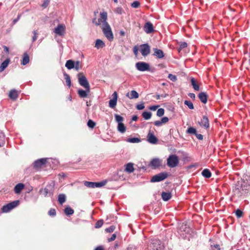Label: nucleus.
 Masks as SVG:
<instances>
[{
    "instance_id": "obj_30",
    "label": "nucleus",
    "mask_w": 250,
    "mask_h": 250,
    "mask_svg": "<svg viewBox=\"0 0 250 250\" xmlns=\"http://www.w3.org/2000/svg\"><path fill=\"white\" fill-rule=\"evenodd\" d=\"M74 62L71 60H69L65 63V67L68 69H71L74 67Z\"/></svg>"
},
{
    "instance_id": "obj_22",
    "label": "nucleus",
    "mask_w": 250,
    "mask_h": 250,
    "mask_svg": "<svg viewBox=\"0 0 250 250\" xmlns=\"http://www.w3.org/2000/svg\"><path fill=\"white\" fill-rule=\"evenodd\" d=\"M198 97L200 100L204 104H206L207 102L208 95L206 92H202L198 95Z\"/></svg>"
},
{
    "instance_id": "obj_37",
    "label": "nucleus",
    "mask_w": 250,
    "mask_h": 250,
    "mask_svg": "<svg viewBox=\"0 0 250 250\" xmlns=\"http://www.w3.org/2000/svg\"><path fill=\"white\" fill-rule=\"evenodd\" d=\"M152 114L150 112L145 111L142 113V116L145 120H149L151 118Z\"/></svg>"
},
{
    "instance_id": "obj_35",
    "label": "nucleus",
    "mask_w": 250,
    "mask_h": 250,
    "mask_svg": "<svg viewBox=\"0 0 250 250\" xmlns=\"http://www.w3.org/2000/svg\"><path fill=\"white\" fill-rule=\"evenodd\" d=\"M191 83L193 86V88L195 90L199 91L200 88L199 85L196 83V81L194 78H191Z\"/></svg>"
},
{
    "instance_id": "obj_31",
    "label": "nucleus",
    "mask_w": 250,
    "mask_h": 250,
    "mask_svg": "<svg viewBox=\"0 0 250 250\" xmlns=\"http://www.w3.org/2000/svg\"><path fill=\"white\" fill-rule=\"evenodd\" d=\"M29 62V57L28 55L25 53L23 54V57L21 62V64L23 65L27 64Z\"/></svg>"
},
{
    "instance_id": "obj_1",
    "label": "nucleus",
    "mask_w": 250,
    "mask_h": 250,
    "mask_svg": "<svg viewBox=\"0 0 250 250\" xmlns=\"http://www.w3.org/2000/svg\"><path fill=\"white\" fill-rule=\"evenodd\" d=\"M107 14L106 12H101L100 14V18L96 20V18L93 20V23H95L96 25H101V28L103 26L108 24L107 22Z\"/></svg>"
},
{
    "instance_id": "obj_3",
    "label": "nucleus",
    "mask_w": 250,
    "mask_h": 250,
    "mask_svg": "<svg viewBox=\"0 0 250 250\" xmlns=\"http://www.w3.org/2000/svg\"><path fill=\"white\" fill-rule=\"evenodd\" d=\"M179 162L178 157L175 154L170 155L167 159V165L171 168L175 167Z\"/></svg>"
},
{
    "instance_id": "obj_41",
    "label": "nucleus",
    "mask_w": 250,
    "mask_h": 250,
    "mask_svg": "<svg viewBox=\"0 0 250 250\" xmlns=\"http://www.w3.org/2000/svg\"><path fill=\"white\" fill-rule=\"evenodd\" d=\"M5 136L3 132L0 130V142L2 143V146L5 144Z\"/></svg>"
},
{
    "instance_id": "obj_26",
    "label": "nucleus",
    "mask_w": 250,
    "mask_h": 250,
    "mask_svg": "<svg viewBox=\"0 0 250 250\" xmlns=\"http://www.w3.org/2000/svg\"><path fill=\"white\" fill-rule=\"evenodd\" d=\"M90 91H87L86 89L84 90L80 89L78 90V94L81 98H84L87 97L88 93Z\"/></svg>"
},
{
    "instance_id": "obj_59",
    "label": "nucleus",
    "mask_w": 250,
    "mask_h": 250,
    "mask_svg": "<svg viewBox=\"0 0 250 250\" xmlns=\"http://www.w3.org/2000/svg\"><path fill=\"white\" fill-rule=\"evenodd\" d=\"M162 124H163L161 122V121H156L154 122V125L157 126H160L162 125Z\"/></svg>"
},
{
    "instance_id": "obj_13",
    "label": "nucleus",
    "mask_w": 250,
    "mask_h": 250,
    "mask_svg": "<svg viewBox=\"0 0 250 250\" xmlns=\"http://www.w3.org/2000/svg\"><path fill=\"white\" fill-rule=\"evenodd\" d=\"M47 158H42L35 161L34 163V167L35 168L38 169L42 166L45 165L47 162Z\"/></svg>"
},
{
    "instance_id": "obj_55",
    "label": "nucleus",
    "mask_w": 250,
    "mask_h": 250,
    "mask_svg": "<svg viewBox=\"0 0 250 250\" xmlns=\"http://www.w3.org/2000/svg\"><path fill=\"white\" fill-rule=\"evenodd\" d=\"M188 46L187 43L186 42H181L180 43L179 49L182 50L183 48L187 47Z\"/></svg>"
},
{
    "instance_id": "obj_10",
    "label": "nucleus",
    "mask_w": 250,
    "mask_h": 250,
    "mask_svg": "<svg viewBox=\"0 0 250 250\" xmlns=\"http://www.w3.org/2000/svg\"><path fill=\"white\" fill-rule=\"evenodd\" d=\"M136 68L140 71H150V66L148 63L143 62H139L136 63Z\"/></svg>"
},
{
    "instance_id": "obj_36",
    "label": "nucleus",
    "mask_w": 250,
    "mask_h": 250,
    "mask_svg": "<svg viewBox=\"0 0 250 250\" xmlns=\"http://www.w3.org/2000/svg\"><path fill=\"white\" fill-rule=\"evenodd\" d=\"M63 75H64V79L66 81V84L69 87H70L71 85L70 77L69 76V75H68L66 73H64L63 74Z\"/></svg>"
},
{
    "instance_id": "obj_5",
    "label": "nucleus",
    "mask_w": 250,
    "mask_h": 250,
    "mask_svg": "<svg viewBox=\"0 0 250 250\" xmlns=\"http://www.w3.org/2000/svg\"><path fill=\"white\" fill-rule=\"evenodd\" d=\"M190 230V228L187 224L183 223L179 227L178 232L181 237L186 238L187 237V234H189Z\"/></svg>"
},
{
    "instance_id": "obj_40",
    "label": "nucleus",
    "mask_w": 250,
    "mask_h": 250,
    "mask_svg": "<svg viewBox=\"0 0 250 250\" xmlns=\"http://www.w3.org/2000/svg\"><path fill=\"white\" fill-rule=\"evenodd\" d=\"M184 104L187 105L190 109H193L194 108L193 104L191 101L186 100L184 101Z\"/></svg>"
},
{
    "instance_id": "obj_51",
    "label": "nucleus",
    "mask_w": 250,
    "mask_h": 250,
    "mask_svg": "<svg viewBox=\"0 0 250 250\" xmlns=\"http://www.w3.org/2000/svg\"><path fill=\"white\" fill-rule=\"evenodd\" d=\"M138 110H142L145 108L144 103L142 102L140 104H137L136 106Z\"/></svg>"
},
{
    "instance_id": "obj_29",
    "label": "nucleus",
    "mask_w": 250,
    "mask_h": 250,
    "mask_svg": "<svg viewBox=\"0 0 250 250\" xmlns=\"http://www.w3.org/2000/svg\"><path fill=\"white\" fill-rule=\"evenodd\" d=\"M105 46L104 42L100 39H97L95 42V47L97 49L102 48Z\"/></svg>"
},
{
    "instance_id": "obj_14",
    "label": "nucleus",
    "mask_w": 250,
    "mask_h": 250,
    "mask_svg": "<svg viewBox=\"0 0 250 250\" xmlns=\"http://www.w3.org/2000/svg\"><path fill=\"white\" fill-rule=\"evenodd\" d=\"M65 26L63 24H59L54 30V32L59 36H62L65 32Z\"/></svg>"
},
{
    "instance_id": "obj_32",
    "label": "nucleus",
    "mask_w": 250,
    "mask_h": 250,
    "mask_svg": "<svg viewBox=\"0 0 250 250\" xmlns=\"http://www.w3.org/2000/svg\"><path fill=\"white\" fill-rule=\"evenodd\" d=\"M202 175L207 178H209L211 176V173L208 169H204L202 172Z\"/></svg>"
},
{
    "instance_id": "obj_48",
    "label": "nucleus",
    "mask_w": 250,
    "mask_h": 250,
    "mask_svg": "<svg viewBox=\"0 0 250 250\" xmlns=\"http://www.w3.org/2000/svg\"><path fill=\"white\" fill-rule=\"evenodd\" d=\"M103 223H104L103 221L102 220H100L98 221L95 224V228H101L102 226V225H103Z\"/></svg>"
},
{
    "instance_id": "obj_28",
    "label": "nucleus",
    "mask_w": 250,
    "mask_h": 250,
    "mask_svg": "<svg viewBox=\"0 0 250 250\" xmlns=\"http://www.w3.org/2000/svg\"><path fill=\"white\" fill-rule=\"evenodd\" d=\"M10 62V59H7L0 65V71L2 72L7 67Z\"/></svg>"
},
{
    "instance_id": "obj_16",
    "label": "nucleus",
    "mask_w": 250,
    "mask_h": 250,
    "mask_svg": "<svg viewBox=\"0 0 250 250\" xmlns=\"http://www.w3.org/2000/svg\"><path fill=\"white\" fill-rule=\"evenodd\" d=\"M144 30L147 34H150L154 31V28L152 23L150 22H147L144 26Z\"/></svg>"
},
{
    "instance_id": "obj_53",
    "label": "nucleus",
    "mask_w": 250,
    "mask_h": 250,
    "mask_svg": "<svg viewBox=\"0 0 250 250\" xmlns=\"http://www.w3.org/2000/svg\"><path fill=\"white\" fill-rule=\"evenodd\" d=\"M235 214L238 218H240L242 216L243 212L240 209H238L235 211Z\"/></svg>"
},
{
    "instance_id": "obj_15",
    "label": "nucleus",
    "mask_w": 250,
    "mask_h": 250,
    "mask_svg": "<svg viewBox=\"0 0 250 250\" xmlns=\"http://www.w3.org/2000/svg\"><path fill=\"white\" fill-rule=\"evenodd\" d=\"M113 98L109 101V106L111 108H114L117 104L118 95L115 91L112 94Z\"/></svg>"
},
{
    "instance_id": "obj_50",
    "label": "nucleus",
    "mask_w": 250,
    "mask_h": 250,
    "mask_svg": "<svg viewBox=\"0 0 250 250\" xmlns=\"http://www.w3.org/2000/svg\"><path fill=\"white\" fill-rule=\"evenodd\" d=\"M115 229V227L114 226H111L109 227L106 228L105 229V231L107 232H112Z\"/></svg>"
},
{
    "instance_id": "obj_4",
    "label": "nucleus",
    "mask_w": 250,
    "mask_h": 250,
    "mask_svg": "<svg viewBox=\"0 0 250 250\" xmlns=\"http://www.w3.org/2000/svg\"><path fill=\"white\" fill-rule=\"evenodd\" d=\"M105 37L109 41H112L113 40V34L111 28L108 23L102 28Z\"/></svg>"
},
{
    "instance_id": "obj_25",
    "label": "nucleus",
    "mask_w": 250,
    "mask_h": 250,
    "mask_svg": "<svg viewBox=\"0 0 250 250\" xmlns=\"http://www.w3.org/2000/svg\"><path fill=\"white\" fill-rule=\"evenodd\" d=\"M162 198L165 201H167L169 200L171 198V193L169 192H162Z\"/></svg>"
},
{
    "instance_id": "obj_62",
    "label": "nucleus",
    "mask_w": 250,
    "mask_h": 250,
    "mask_svg": "<svg viewBox=\"0 0 250 250\" xmlns=\"http://www.w3.org/2000/svg\"><path fill=\"white\" fill-rule=\"evenodd\" d=\"M197 138L200 140H202L203 139V136L201 134H197V133L195 134Z\"/></svg>"
},
{
    "instance_id": "obj_39",
    "label": "nucleus",
    "mask_w": 250,
    "mask_h": 250,
    "mask_svg": "<svg viewBox=\"0 0 250 250\" xmlns=\"http://www.w3.org/2000/svg\"><path fill=\"white\" fill-rule=\"evenodd\" d=\"M126 141L131 143H138L141 142V139L138 138H128Z\"/></svg>"
},
{
    "instance_id": "obj_17",
    "label": "nucleus",
    "mask_w": 250,
    "mask_h": 250,
    "mask_svg": "<svg viewBox=\"0 0 250 250\" xmlns=\"http://www.w3.org/2000/svg\"><path fill=\"white\" fill-rule=\"evenodd\" d=\"M154 53L153 55L157 59H163L164 57V53L163 51L160 49L154 48L153 49Z\"/></svg>"
},
{
    "instance_id": "obj_7",
    "label": "nucleus",
    "mask_w": 250,
    "mask_h": 250,
    "mask_svg": "<svg viewBox=\"0 0 250 250\" xmlns=\"http://www.w3.org/2000/svg\"><path fill=\"white\" fill-rule=\"evenodd\" d=\"M106 183V182L105 181H103L100 182L85 181L84 182V185L89 188H101L104 186Z\"/></svg>"
},
{
    "instance_id": "obj_21",
    "label": "nucleus",
    "mask_w": 250,
    "mask_h": 250,
    "mask_svg": "<svg viewBox=\"0 0 250 250\" xmlns=\"http://www.w3.org/2000/svg\"><path fill=\"white\" fill-rule=\"evenodd\" d=\"M126 96L128 97L130 99H137L139 97V94L135 90H131L129 93H127Z\"/></svg>"
},
{
    "instance_id": "obj_57",
    "label": "nucleus",
    "mask_w": 250,
    "mask_h": 250,
    "mask_svg": "<svg viewBox=\"0 0 250 250\" xmlns=\"http://www.w3.org/2000/svg\"><path fill=\"white\" fill-rule=\"evenodd\" d=\"M211 250H220L219 245H214L213 246H211Z\"/></svg>"
},
{
    "instance_id": "obj_2",
    "label": "nucleus",
    "mask_w": 250,
    "mask_h": 250,
    "mask_svg": "<svg viewBox=\"0 0 250 250\" xmlns=\"http://www.w3.org/2000/svg\"><path fill=\"white\" fill-rule=\"evenodd\" d=\"M78 82L80 85L83 86L87 91H90V85L89 83L85 77V76L82 73H79L77 75Z\"/></svg>"
},
{
    "instance_id": "obj_12",
    "label": "nucleus",
    "mask_w": 250,
    "mask_h": 250,
    "mask_svg": "<svg viewBox=\"0 0 250 250\" xmlns=\"http://www.w3.org/2000/svg\"><path fill=\"white\" fill-rule=\"evenodd\" d=\"M140 52L142 56L146 57L149 54L150 47L148 43L143 44L140 45Z\"/></svg>"
},
{
    "instance_id": "obj_42",
    "label": "nucleus",
    "mask_w": 250,
    "mask_h": 250,
    "mask_svg": "<svg viewBox=\"0 0 250 250\" xmlns=\"http://www.w3.org/2000/svg\"><path fill=\"white\" fill-rule=\"evenodd\" d=\"M187 133L195 135L196 133V130L192 127H190L188 128Z\"/></svg>"
},
{
    "instance_id": "obj_45",
    "label": "nucleus",
    "mask_w": 250,
    "mask_h": 250,
    "mask_svg": "<svg viewBox=\"0 0 250 250\" xmlns=\"http://www.w3.org/2000/svg\"><path fill=\"white\" fill-rule=\"evenodd\" d=\"M115 120L118 123H122V121H123L124 119L120 115L115 114Z\"/></svg>"
},
{
    "instance_id": "obj_61",
    "label": "nucleus",
    "mask_w": 250,
    "mask_h": 250,
    "mask_svg": "<svg viewBox=\"0 0 250 250\" xmlns=\"http://www.w3.org/2000/svg\"><path fill=\"white\" fill-rule=\"evenodd\" d=\"M159 107V105H153V106H150L149 107V109L151 110H152V111H155L156 110L158 107Z\"/></svg>"
},
{
    "instance_id": "obj_18",
    "label": "nucleus",
    "mask_w": 250,
    "mask_h": 250,
    "mask_svg": "<svg viewBox=\"0 0 250 250\" xmlns=\"http://www.w3.org/2000/svg\"><path fill=\"white\" fill-rule=\"evenodd\" d=\"M161 165V161L159 158L152 159L150 163V166L154 168H156Z\"/></svg>"
},
{
    "instance_id": "obj_19",
    "label": "nucleus",
    "mask_w": 250,
    "mask_h": 250,
    "mask_svg": "<svg viewBox=\"0 0 250 250\" xmlns=\"http://www.w3.org/2000/svg\"><path fill=\"white\" fill-rule=\"evenodd\" d=\"M147 141L152 144H155L158 142V139L153 133L149 132L147 135Z\"/></svg>"
},
{
    "instance_id": "obj_11",
    "label": "nucleus",
    "mask_w": 250,
    "mask_h": 250,
    "mask_svg": "<svg viewBox=\"0 0 250 250\" xmlns=\"http://www.w3.org/2000/svg\"><path fill=\"white\" fill-rule=\"evenodd\" d=\"M151 245L150 247H153L155 250H165L163 244L160 240L156 239L152 240Z\"/></svg>"
},
{
    "instance_id": "obj_9",
    "label": "nucleus",
    "mask_w": 250,
    "mask_h": 250,
    "mask_svg": "<svg viewBox=\"0 0 250 250\" xmlns=\"http://www.w3.org/2000/svg\"><path fill=\"white\" fill-rule=\"evenodd\" d=\"M40 193L44 197L52 196L53 194V187L50 185H47L44 188H41L40 190Z\"/></svg>"
},
{
    "instance_id": "obj_27",
    "label": "nucleus",
    "mask_w": 250,
    "mask_h": 250,
    "mask_svg": "<svg viewBox=\"0 0 250 250\" xmlns=\"http://www.w3.org/2000/svg\"><path fill=\"white\" fill-rule=\"evenodd\" d=\"M24 185L22 183H19L16 185L14 188V191L16 193H19L23 189Z\"/></svg>"
},
{
    "instance_id": "obj_43",
    "label": "nucleus",
    "mask_w": 250,
    "mask_h": 250,
    "mask_svg": "<svg viewBox=\"0 0 250 250\" xmlns=\"http://www.w3.org/2000/svg\"><path fill=\"white\" fill-rule=\"evenodd\" d=\"M74 68L77 71H78L79 69L81 68V65L80 64V61H78L74 62Z\"/></svg>"
},
{
    "instance_id": "obj_8",
    "label": "nucleus",
    "mask_w": 250,
    "mask_h": 250,
    "mask_svg": "<svg viewBox=\"0 0 250 250\" xmlns=\"http://www.w3.org/2000/svg\"><path fill=\"white\" fill-rule=\"evenodd\" d=\"M168 174L167 172H161L154 175L150 180L152 183L162 181L167 178Z\"/></svg>"
},
{
    "instance_id": "obj_44",
    "label": "nucleus",
    "mask_w": 250,
    "mask_h": 250,
    "mask_svg": "<svg viewBox=\"0 0 250 250\" xmlns=\"http://www.w3.org/2000/svg\"><path fill=\"white\" fill-rule=\"evenodd\" d=\"M165 113V110L163 108H159L157 111V116L159 117L162 116Z\"/></svg>"
},
{
    "instance_id": "obj_52",
    "label": "nucleus",
    "mask_w": 250,
    "mask_h": 250,
    "mask_svg": "<svg viewBox=\"0 0 250 250\" xmlns=\"http://www.w3.org/2000/svg\"><path fill=\"white\" fill-rule=\"evenodd\" d=\"M50 3V0H44L43 3L42 4V7L43 8H46Z\"/></svg>"
},
{
    "instance_id": "obj_34",
    "label": "nucleus",
    "mask_w": 250,
    "mask_h": 250,
    "mask_svg": "<svg viewBox=\"0 0 250 250\" xmlns=\"http://www.w3.org/2000/svg\"><path fill=\"white\" fill-rule=\"evenodd\" d=\"M118 130L119 132H120L122 133H123L125 131L126 127L123 123H119L118 124Z\"/></svg>"
},
{
    "instance_id": "obj_63",
    "label": "nucleus",
    "mask_w": 250,
    "mask_h": 250,
    "mask_svg": "<svg viewBox=\"0 0 250 250\" xmlns=\"http://www.w3.org/2000/svg\"><path fill=\"white\" fill-rule=\"evenodd\" d=\"M122 8L121 7H118L116 9V12L119 14H121L122 13Z\"/></svg>"
},
{
    "instance_id": "obj_58",
    "label": "nucleus",
    "mask_w": 250,
    "mask_h": 250,
    "mask_svg": "<svg viewBox=\"0 0 250 250\" xmlns=\"http://www.w3.org/2000/svg\"><path fill=\"white\" fill-rule=\"evenodd\" d=\"M169 119L167 117H164L161 119V122L162 124H166L168 122Z\"/></svg>"
},
{
    "instance_id": "obj_20",
    "label": "nucleus",
    "mask_w": 250,
    "mask_h": 250,
    "mask_svg": "<svg viewBox=\"0 0 250 250\" xmlns=\"http://www.w3.org/2000/svg\"><path fill=\"white\" fill-rule=\"evenodd\" d=\"M199 123L201 126H203L205 128H208L209 127L208 119L206 116H204L201 121Z\"/></svg>"
},
{
    "instance_id": "obj_6",
    "label": "nucleus",
    "mask_w": 250,
    "mask_h": 250,
    "mask_svg": "<svg viewBox=\"0 0 250 250\" xmlns=\"http://www.w3.org/2000/svg\"><path fill=\"white\" fill-rule=\"evenodd\" d=\"M19 205V201H14L12 202H10L4 206H3L1 208V210L2 212L6 213L9 212L14 208H16Z\"/></svg>"
},
{
    "instance_id": "obj_56",
    "label": "nucleus",
    "mask_w": 250,
    "mask_h": 250,
    "mask_svg": "<svg viewBox=\"0 0 250 250\" xmlns=\"http://www.w3.org/2000/svg\"><path fill=\"white\" fill-rule=\"evenodd\" d=\"M33 33L34 34V36L32 37V42H34L38 38V33L37 30L33 31Z\"/></svg>"
},
{
    "instance_id": "obj_49",
    "label": "nucleus",
    "mask_w": 250,
    "mask_h": 250,
    "mask_svg": "<svg viewBox=\"0 0 250 250\" xmlns=\"http://www.w3.org/2000/svg\"><path fill=\"white\" fill-rule=\"evenodd\" d=\"M48 214L51 216H55L56 214V210L54 208H51L48 211Z\"/></svg>"
},
{
    "instance_id": "obj_47",
    "label": "nucleus",
    "mask_w": 250,
    "mask_h": 250,
    "mask_svg": "<svg viewBox=\"0 0 250 250\" xmlns=\"http://www.w3.org/2000/svg\"><path fill=\"white\" fill-rule=\"evenodd\" d=\"M168 78L172 82H175L177 80V77L173 74H169L168 75Z\"/></svg>"
},
{
    "instance_id": "obj_64",
    "label": "nucleus",
    "mask_w": 250,
    "mask_h": 250,
    "mask_svg": "<svg viewBox=\"0 0 250 250\" xmlns=\"http://www.w3.org/2000/svg\"><path fill=\"white\" fill-rule=\"evenodd\" d=\"M188 96L193 100H194L195 99V95L194 93H189L188 94Z\"/></svg>"
},
{
    "instance_id": "obj_46",
    "label": "nucleus",
    "mask_w": 250,
    "mask_h": 250,
    "mask_svg": "<svg viewBox=\"0 0 250 250\" xmlns=\"http://www.w3.org/2000/svg\"><path fill=\"white\" fill-rule=\"evenodd\" d=\"M96 125V124L91 120H88L87 122V125L90 128H93Z\"/></svg>"
},
{
    "instance_id": "obj_38",
    "label": "nucleus",
    "mask_w": 250,
    "mask_h": 250,
    "mask_svg": "<svg viewBox=\"0 0 250 250\" xmlns=\"http://www.w3.org/2000/svg\"><path fill=\"white\" fill-rule=\"evenodd\" d=\"M74 212V210L69 207H67L64 209V213L67 215H72Z\"/></svg>"
},
{
    "instance_id": "obj_54",
    "label": "nucleus",
    "mask_w": 250,
    "mask_h": 250,
    "mask_svg": "<svg viewBox=\"0 0 250 250\" xmlns=\"http://www.w3.org/2000/svg\"><path fill=\"white\" fill-rule=\"evenodd\" d=\"M131 5L132 7L136 8L140 6V2L138 1H134L131 3Z\"/></svg>"
},
{
    "instance_id": "obj_24",
    "label": "nucleus",
    "mask_w": 250,
    "mask_h": 250,
    "mask_svg": "<svg viewBox=\"0 0 250 250\" xmlns=\"http://www.w3.org/2000/svg\"><path fill=\"white\" fill-rule=\"evenodd\" d=\"M134 170L133 167V164L131 163H129L125 166V171L129 173L133 172Z\"/></svg>"
},
{
    "instance_id": "obj_60",
    "label": "nucleus",
    "mask_w": 250,
    "mask_h": 250,
    "mask_svg": "<svg viewBox=\"0 0 250 250\" xmlns=\"http://www.w3.org/2000/svg\"><path fill=\"white\" fill-rule=\"evenodd\" d=\"M116 237V235L115 234H113L110 238L108 239L109 242H111L114 241Z\"/></svg>"
},
{
    "instance_id": "obj_33",
    "label": "nucleus",
    "mask_w": 250,
    "mask_h": 250,
    "mask_svg": "<svg viewBox=\"0 0 250 250\" xmlns=\"http://www.w3.org/2000/svg\"><path fill=\"white\" fill-rule=\"evenodd\" d=\"M66 201V196L64 194H60L58 196V202L62 205Z\"/></svg>"
},
{
    "instance_id": "obj_23",
    "label": "nucleus",
    "mask_w": 250,
    "mask_h": 250,
    "mask_svg": "<svg viewBox=\"0 0 250 250\" xmlns=\"http://www.w3.org/2000/svg\"><path fill=\"white\" fill-rule=\"evenodd\" d=\"M8 96L11 99L16 100L18 97V93L15 89H12L10 91Z\"/></svg>"
}]
</instances>
